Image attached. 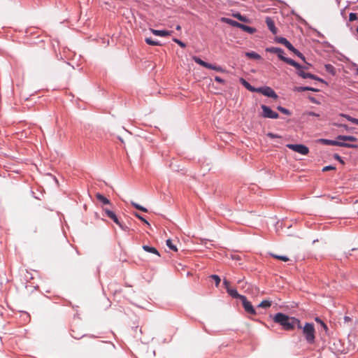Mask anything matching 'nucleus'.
Returning <instances> with one entry per match:
<instances>
[{
  "mask_svg": "<svg viewBox=\"0 0 358 358\" xmlns=\"http://www.w3.org/2000/svg\"><path fill=\"white\" fill-rule=\"evenodd\" d=\"M273 321L282 327L285 330H292L295 327L301 328V322L297 318L289 317L288 315L278 313L273 317Z\"/></svg>",
  "mask_w": 358,
  "mask_h": 358,
  "instance_id": "1",
  "label": "nucleus"
},
{
  "mask_svg": "<svg viewBox=\"0 0 358 358\" xmlns=\"http://www.w3.org/2000/svg\"><path fill=\"white\" fill-rule=\"evenodd\" d=\"M266 51L268 52L271 53H275L277 54L278 57L282 60L283 62H286L287 64L294 66V67H299V64L295 62L294 60L285 57L284 55V50L280 48L277 47H271L267 48L266 49Z\"/></svg>",
  "mask_w": 358,
  "mask_h": 358,
  "instance_id": "2",
  "label": "nucleus"
},
{
  "mask_svg": "<svg viewBox=\"0 0 358 358\" xmlns=\"http://www.w3.org/2000/svg\"><path fill=\"white\" fill-rule=\"evenodd\" d=\"M303 334L308 343H313L315 341V328L312 323H306L303 327L301 326Z\"/></svg>",
  "mask_w": 358,
  "mask_h": 358,
  "instance_id": "3",
  "label": "nucleus"
},
{
  "mask_svg": "<svg viewBox=\"0 0 358 358\" xmlns=\"http://www.w3.org/2000/svg\"><path fill=\"white\" fill-rule=\"evenodd\" d=\"M275 41L280 44L284 45L288 50L294 53L297 57H299L301 59L306 62V58L297 49H296L291 43L289 42L287 38L284 37H276Z\"/></svg>",
  "mask_w": 358,
  "mask_h": 358,
  "instance_id": "4",
  "label": "nucleus"
},
{
  "mask_svg": "<svg viewBox=\"0 0 358 358\" xmlns=\"http://www.w3.org/2000/svg\"><path fill=\"white\" fill-rule=\"evenodd\" d=\"M320 141L324 144L328 145H335L344 147L348 148H357L358 145L357 144L349 143L346 142H343L341 140H330V139H320Z\"/></svg>",
  "mask_w": 358,
  "mask_h": 358,
  "instance_id": "5",
  "label": "nucleus"
},
{
  "mask_svg": "<svg viewBox=\"0 0 358 358\" xmlns=\"http://www.w3.org/2000/svg\"><path fill=\"white\" fill-rule=\"evenodd\" d=\"M286 146L290 150L303 155H306L309 152L308 148L303 144H287Z\"/></svg>",
  "mask_w": 358,
  "mask_h": 358,
  "instance_id": "6",
  "label": "nucleus"
},
{
  "mask_svg": "<svg viewBox=\"0 0 358 358\" xmlns=\"http://www.w3.org/2000/svg\"><path fill=\"white\" fill-rule=\"evenodd\" d=\"M262 116L264 118L277 119L279 117L278 113L271 110V108L266 105H262Z\"/></svg>",
  "mask_w": 358,
  "mask_h": 358,
  "instance_id": "7",
  "label": "nucleus"
},
{
  "mask_svg": "<svg viewBox=\"0 0 358 358\" xmlns=\"http://www.w3.org/2000/svg\"><path fill=\"white\" fill-rule=\"evenodd\" d=\"M256 92H259L266 96L273 99H276L278 97V95L276 94L275 91L270 87L267 86L257 87Z\"/></svg>",
  "mask_w": 358,
  "mask_h": 358,
  "instance_id": "8",
  "label": "nucleus"
},
{
  "mask_svg": "<svg viewBox=\"0 0 358 358\" xmlns=\"http://www.w3.org/2000/svg\"><path fill=\"white\" fill-rule=\"evenodd\" d=\"M241 301L242 302L243 307L244 308V310L247 313H249L252 315H255L257 314L255 308L252 305L251 302L248 301L246 296H244L243 297H242Z\"/></svg>",
  "mask_w": 358,
  "mask_h": 358,
  "instance_id": "9",
  "label": "nucleus"
},
{
  "mask_svg": "<svg viewBox=\"0 0 358 358\" xmlns=\"http://www.w3.org/2000/svg\"><path fill=\"white\" fill-rule=\"evenodd\" d=\"M266 23L268 29L273 34H275L278 32L277 28L275 26L273 20L270 17H266Z\"/></svg>",
  "mask_w": 358,
  "mask_h": 358,
  "instance_id": "10",
  "label": "nucleus"
},
{
  "mask_svg": "<svg viewBox=\"0 0 358 358\" xmlns=\"http://www.w3.org/2000/svg\"><path fill=\"white\" fill-rule=\"evenodd\" d=\"M150 31L155 36H162V37L168 36L171 34V31H167V30H157V29H150Z\"/></svg>",
  "mask_w": 358,
  "mask_h": 358,
  "instance_id": "11",
  "label": "nucleus"
},
{
  "mask_svg": "<svg viewBox=\"0 0 358 358\" xmlns=\"http://www.w3.org/2000/svg\"><path fill=\"white\" fill-rule=\"evenodd\" d=\"M336 138L338 140H341V141H350V142H357V138L354 136H345V135H338Z\"/></svg>",
  "mask_w": 358,
  "mask_h": 358,
  "instance_id": "12",
  "label": "nucleus"
},
{
  "mask_svg": "<svg viewBox=\"0 0 358 358\" xmlns=\"http://www.w3.org/2000/svg\"><path fill=\"white\" fill-rule=\"evenodd\" d=\"M221 21L233 27L240 28L241 23L227 17H222Z\"/></svg>",
  "mask_w": 358,
  "mask_h": 358,
  "instance_id": "13",
  "label": "nucleus"
},
{
  "mask_svg": "<svg viewBox=\"0 0 358 358\" xmlns=\"http://www.w3.org/2000/svg\"><path fill=\"white\" fill-rule=\"evenodd\" d=\"M240 83L249 91L252 92H256L257 87H252L248 81H246L244 78H240Z\"/></svg>",
  "mask_w": 358,
  "mask_h": 358,
  "instance_id": "14",
  "label": "nucleus"
},
{
  "mask_svg": "<svg viewBox=\"0 0 358 358\" xmlns=\"http://www.w3.org/2000/svg\"><path fill=\"white\" fill-rule=\"evenodd\" d=\"M227 292L229 294V295H230L232 298L234 299H239L241 300L242 297L244 296V295L238 294L236 289L228 288V290Z\"/></svg>",
  "mask_w": 358,
  "mask_h": 358,
  "instance_id": "15",
  "label": "nucleus"
},
{
  "mask_svg": "<svg viewBox=\"0 0 358 358\" xmlns=\"http://www.w3.org/2000/svg\"><path fill=\"white\" fill-rule=\"evenodd\" d=\"M143 249L144 251H145L147 252L155 254V255H157L158 257L160 256V255H159V252L157 251V250L155 248H154V247H151V246L145 245L143 246Z\"/></svg>",
  "mask_w": 358,
  "mask_h": 358,
  "instance_id": "16",
  "label": "nucleus"
},
{
  "mask_svg": "<svg viewBox=\"0 0 358 358\" xmlns=\"http://www.w3.org/2000/svg\"><path fill=\"white\" fill-rule=\"evenodd\" d=\"M294 91L301 92L304 91L318 92L319 90L312 87H295Z\"/></svg>",
  "mask_w": 358,
  "mask_h": 358,
  "instance_id": "17",
  "label": "nucleus"
},
{
  "mask_svg": "<svg viewBox=\"0 0 358 358\" xmlns=\"http://www.w3.org/2000/svg\"><path fill=\"white\" fill-rule=\"evenodd\" d=\"M240 29H241L242 30H243L249 34H253L256 31L255 28L245 25L243 24H241Z\"/></svg>",
  "mask_w": 358,
  "mask_h": 358,
  "instance_id": "18",
  "label": "nucleus"
},
{
  "mask_svg": "<svg viewBox=\"0 0 358 358\" xmlns=\"http://www.w3.org/2000/svg\"><path fill=\"white\" fill-rule=\"evenodd\" d=\"M297 69V74L303 78H306L307 73L303 71L304 69H307V67H303L299 64V67H295Z\"/></svg>",
  "mask_w": 358,
  "mask_h": 358,
  "instance_id": "19",
  "label": "nucleus"
},
{
  "mask_svg": "<svg viewBox=\"0 0 358 358\" xmlns=\"http://www.w3.org/2000/svg\"><path fill=\"white\" fill-rule=\"evenodd\" d=\"M96 197L100 202L103 203V204L106 205L110 203L109 199H108L106 197H105L103 195L99 193L96 194Z\"/></svg>",
  "mask_w": 358,
  "mask_h": 358,
  "instance_id": "20",
  "label": "nucleus"
},
{
  "mask_svg": "<svg viewBox=\"0 0 358 358\" xmlns=\"http://www.w3.org/2000/svg\"><path fill=\"white\" fill-rule=\"evenodd\" d=\"M245 56L248 58L255 59H259L261 58V56L256 53L255 52H245Z\"/></svg>",
  "mask_w": 358,
  "mask_h": 358,
  "instance_id": "21",
  "label": "nucleus"
},
{
  "mask_svg": "<svg viewBox=\"0 0 358 358\" xmlns=\"http://www.w3.org/2000/svg\"><path fill=\"white\" fill-rule=\"evenodd\" d=\"M193 60L198 64L206 68L207 66H208V62H204L201 59H200L199 57H196V56H194L192 57Z\"/></svg>",
  "mask_w": 358,
  "mask_h": 358,
  "instance_id": "22",
  "label": "nucleus"
},
{
  "mask_svg": "<svg viewBox=\"0 0 358 358\" xmlns=\"http://www.w3.org/2000/svg\"><path fill=\"white\" fill-rule=\"evenodd\" d=\"M339 115L341 116V117H345L348 121H350V122H351L358 125V119L352 117H351V116H350V115H348L347 114H343V113H341Z\"/></svg>",
  "mask_w": 358,
  "mask_h": 358,
  "instance_id": "23",
  "label": "nucleus"
},
{
  "mask_svg": "<svg viewBox=\"0 0 358 358\" xmlns=\"http://www.w3.org/2000/svg\"><path fill=\"white\" fill-rule=\"evenodd\" d=\"M324 68L325 70L332 76H334L336 74V70L333 65L330 64H327L324 65Z\"/></svg>",
  "mask_w": 358,
  "mask_h": 358,
  "instance_id": "24",
  "label": "nucleus"
},
{
  "mask_svg": "<svg viewBox=\"0 0 358 358\" xmlns=\"http://www.w3.org/2000/svg\"><path fill=\"white\" fill-rule=\"evenodd\" d=\"M232 16L238 19V20L241 21V22H248L247 17L243 16V15H242L240 13H233Z\"/></svg>",
  "mask_w": 358,
  "mask_h": 358,
  "instance_id": "25",
  "label": "nucleus"
},
{
  "mask_svg": "<svg viewBox=\"0 0 358 358\" xmlns=\"http://www.w3.org/2000/svg\"><path fill=\"white\" fill-rule=\"evenodd\" d=\"M271 306V301H268V300H264L257 306V307L267 308H269Z\"/></svg>",
  "mask_w": 358,
  "mask_h": 358,
  "instance_id": "26",
  "label": "nucleus"
},
{
  "mask_svg": "<svg viewBox=\"0 0 358 358\" xmlns=\"http://www.w3.org/2000/svg\"><path fill=\"white\" fill-rule=\"evenodd\" d=\"M206 69L215 70L216 71H220V72H222L223 71L222 68L221 66H215V65H213L210 63L208 64Z\"/></svg>",
  "mask_w": 358,
  "mask_h": 358,
  "instance_id": "27",
  "label": "nucleus"
},
{
  "mask_svg": "<svg viewBox=\"0 0 358 358\" xmlns=\"http://www.w3.org/2000/svg\"><path fill=\"white\" fill-rule=\"evenodd\" d=\"M145 41L147 44L150 45H161L159 41H154L151 38H146Z\"/></svg>",
  "mask_w": 358,
  "mask_h": 358,
  "instance_id": "28",
  "label": "nucleus"
},
{
  "mask_svg": "<svg viewBox=\"0 0 358 358\" xmlns=\"http://www.w3.org/2000/svg\"><path fill=\"white\" fill-rule=\"evenodd\" d=\"M166 245L169 248H170L173 251L176 252L178 250L176 246L173 244L171 239L166 240Z\"/></svg>",
  "mask_w": 358,
  "mask_h": 358,
  "instance_id": "29",
  "label": "nucleus"
},
{
  "mask_svg": "<svg viewBox=\"0 0 358 358\" xmlns=\"http://www.w3.org/2000/svg\"><path fill=\"white\" fill-rule=\"evenodd\" d=\"M131 205L134 207H135L136 209H138V210H141L143 212H147L148 211L147 208H145V207H143V206H141V205H139V204H138V203H135L134 201H131Z\"/></svg>",
  "mask_w": 358,
  "mask_h": 358,
  "instance_id": "30",
  "label": "nucleus"
},
{
  "mask_svg": "<svg viewBox=\"0 0 358 358\" xmlns=\"http://www.w3.org/2000/svg\"><path fill=\"white\" fill-rule=\"evenodd\" d=\"M210 278L215 280V286L218 287L220 283V280H221L220 278L217 275H215V274L211 275Z\"/></svg>",
  "mask_w": 358,
  "mask_h": 358,
  "instance_id": "31",
  "label": "nucleus"
},
{
  "mask_svg": "<svg viewBox=\"0 0 358 358\" xmlns=\"http://www.w3.org/2000/svg\"><path fill=\"white\" fill-rule=\"evenodd\" d=\"M277 109L285 115H289L291 114L290 111L284 107L278 106Z\"/></svg>",
  "mask_w": 358,
  "mask_h": 358,
  "instance_id": "32",
  "label": "nucleus"
},
{
  "mask_svg": "<svg viewBox=\"0 0 358 358\" xmlns=\"http://www.w3.org/2000/svg\"><path fill=\"white\" fill-rule=\"evenodd\" d=\"M272 256L274 257L275 258L280 259V260H282L283 262H287V261L289 260V258L287 256L275 255H273Z\"/></svg>",
  "mask_w": 358,
  "mask_h": 358,
  "instance_id": "33",
  "label": "nucleus"
},
{
  "mask_svg": "<svg viewBox=\"0 0 358 358\" xmlns=\"http://www.w3.org/2000/svg\"><path fill=\"white\" fill-rule=\"evenodd\" d=\"M357 20V15L355 13H350L349 14V20L350 22L355 21Z\"/></svg>",
  "mask_w": 358,
  "mask_h": 358,
  "instance_id": "34",
  "label": "nucleus"
},
{
  "mask_svg": "<svg viewBox=\"0 0 358 358\" xmlns=\"http://www.w3.org/2000/svg\"><path fill=\"white\" fill-rule=\"evenodd\" d=\"M173 41L176 43L178 45H179L181 48H185L186 44L182 42V41L178 39V38H173Z\"/></svg>",
  "mask_w": 358,
  "mask_h": 358,
  "instance_id": "35",
  "label": "nucleus"
},
{
  "mask_svg": "<svg viewBox=\"0 0 358 358\" xmlns=\"http://www.w3.org/2000/svg\"><path fill=\"white\" fill-rule=\"evenodd\" d=\"M135 216L136 217H138L139 220H141V221H143L144 223H145L147 225L150 226V223L144 218L141 215H139L138 213H136L135 214Z\"/></svg>",
  "mask_w": 358,
  "mask_h": 358,
  "instance_id": "36",
  "label": "nucleus"
},
{
  "mask_svg": "<svg viewBox=\"0 0 358 358\" xmlns=\"http://www.w3.org/2000/svg\"><path fill=\"white\" fill-rule=\"evenodd\" d=\"M104 211L106 215L110 218H111L115 214L113 211L108 209H104Z\"/></svg>",
  "mask_w": 358,
  "mask_h": 358,
  "instance_id": "37",
  "label": "nucleus"
},
{
  "mask_svg": "<svg viewBox=\"0 0 358 358\" xmlns=\"http://www.w3.org/2000/svg\"><path fill=\"white\" fill-rule=\"evenodd\" d=\"M305 115H306L308 116H313V117H319L320 116V114L316 113L313 112V111L306 112L305 113Z\"/></svg>",
  "mask_w": 358,
  "mask_h": 358,
  "instance_id": "38",
  "label": "nucleus"
},
{
  "mask_svg": "<svg viewBox=\"0 0 358 358\" xmlns=\"http://www.w3.org/2000/svg\"><path fill=\"white\" fill-rule=\"evenodd\" d=\"M335 125L337 126V127H341V128L344 129L346 131H348L350 129L348 126L347 124H335Z\"/></svg>",
  "mask_w": 358,
  "mask_h": 358,
  "instance_id": "39",
  "label": "nucleus"
},
{
  "mask_svg": "<svg viewBox=\"0 0 358 358\" xmlns=\"http://www.w3.org/2000/svg\"><path fill=\"white\" fill-rule=\"evenodd\" d=\"M334 158L336 160H338L339 162H341V164H344V162L343 160L342 159L341 157L338 155V154H334Z\"/></svg>",
  "mask_w": 358,
  "mask_h": 358,
  "instance_id": "40",
  "label": "nucleus"
},
{
  "mask_svg": "<svg viewBox=\"0 0 358 358\" xmlns=\"http://www.w3.org/2000/svg\"><path fill=\"white\" fill-rule=\"evenodd\" d=\"M336 168L333 166H324L323 169H322V171H330V170H334Z\"/></svg>",
  "mask_w": 358,
  "mask_h": 358,
  "instance_id": "41",
  "label": "nucleus"
},
{
  "mask_svg": "<svg viewBox=\"0 0 358 358\" xmlns=\"http://www.w3.org/2000/svg\"><path fill=\"white\" fill-rule=\"evenodd\" d=\"M267 136L270 137L271 138H280V136L278 134H273V133H268Z\"/></svg>",
  "mask_w": 358,
  "mask_h": 358,
  "instance_id": "42",
  "label": "nucleus"
},
{
  "mask_svg": "<svg viewBox=\"0 0 358 358\" xmlns=\"http://www.w3.org/2000/svg\"><path fill=\"white\" fill-rule=\"evenodd\" d=\"M110 219H112L117 224L120 225V222L115 214Z\"/></svg>",
  "mask_w": 358,
  "mask_h": 358,
  "instance_id": "43",
  "label": "nucleus"
},
{
  "mask_svg": "<svg viewBox=\"0 0 358 358\" xmlns=\"http://www.w3.org/2000/svg\"><path fill=\"white\" fill-rule=\"evenodd\" d=\"M223 284H224V287H225V289H226V290H227V291L228 290V288H231V287H229V282L227 280L224 279V280H223Z\"/></svg>",
  "mask_w": 358,
  "mask_h": 358,
  "instance_id": "44",
  "label": "nucleus"
},
{
  "mask_svg": "<svg viewBox=\"0 0 358 358\" xmlns=\"http://www.w3.org/2000/svg\"><path fill=\"white\" fill-rule=\"evenodd\" d=\"M315 321H316L317 322H318V323L321 324H322V326L325 329H327V325H326V324H324V322H322L320 318L317 317V318L315 319Z\"/></svg>",
  "mask_w": 358,
  "mask_h": 358,
  "instance_id": "45",
  "label": "nucleus"
},
{
  "mask_svg": "<svg viewBox=\"0 0 358 358\" xmlns=\"http://www.w3.org/2000/svg\"><path fill=\"white\" fill-rule=\"evenodd\" d=\"M215 80L216 82L219 83H224V80L222 78H220L219 76H215Z\"/></svg>",
  "mask_w": 358,
  "mask_h": 358,
  "instance_id": "46",
  "label": "nucleus"
},
{
  "mask_svg": "<svg viewBox=\"0 0 358 358\" xmlns=\"http://www.w3.org/2000/svg\"><path fill=\"white\" fill-rule=\"evenodd\" d=\"M313 80H318V81L322 82V83L324 82V80L322 78H319V77H317V76H316L315 75L313 76Z\"/></svg>",
  "mask_w": 358,
  "mask_h": 358,
  "instance_id": "47",
  "label": "nucleus"
},
{
  "mask_svg": "<svg viewBox=\"0 0 358 358\" xmlns=\"http://www.w3.org/2000/svg\"><path fill=\"white\" fill-rule=\"evenodd\" d=\"M313 76H314V75H313V74H312V73H307L306 78H310V79H313Z\"/></svg>",
  "mask_w": 358,
  "mask_h": 358,
  "instance_id": "48",
  "label": "nucleus"
},
{
  "mask_svg": "<svg viewBox=\"0 0 358 358\" xmlns=\"http://www.w3.org/2000/svg\"><path fill=\"white\" fill-rule=\"evenodd\" d=\"M119 227L123 229V230H126L127 229V227L123 225L121 222H120V225H119Z\"/></svg>",
  "mask_w": 358,
  "mask_h": 358,
  "instance_id": "49",
  "label": "nucleus"
},
{
  "mask_svg": "<svg viewBox=\"0 0 358 358\" xmlns=\"http://www.w3.org/2000/svg\"><path fill=\"white\" fill-rule=\"evenodd\" d=\"M176 29V30L180 31L181 29V27L180 25H177Z\"/></svg>",
  "mask_w": 358,
  "mask_h": 358,
  "instance_id": "50",
  "label": "nucleus"
},
{
  "mask_svg": "<svg viewBox=\"0 0 358 358\" xmlns=\"http://www.w3.org/2000/svg\"><path fill=\"white\" fill-rule=\"evenodd\" d=\"M356 31H357V32L358 34V27H357Z\"/></svg>",
  "mask_w": 358,
  "mask_h": 358,
  "instance_id": "51",
  "label": "nucleus"
},
{
  "mask_svg": "<svg viewBox=\"0 0 358 358\" xmlns=\"http://www.w3.org/2000/svg\"><path fill=\"white\" fill-rule=\"evenodd\" d=\"M357 40H358V38H357Z\"/></svg>",
  "mask_w": 358,
  "mask_h": 358,
  "instance_id": "52",
  "label": "nucleus"
}]
</instances>
